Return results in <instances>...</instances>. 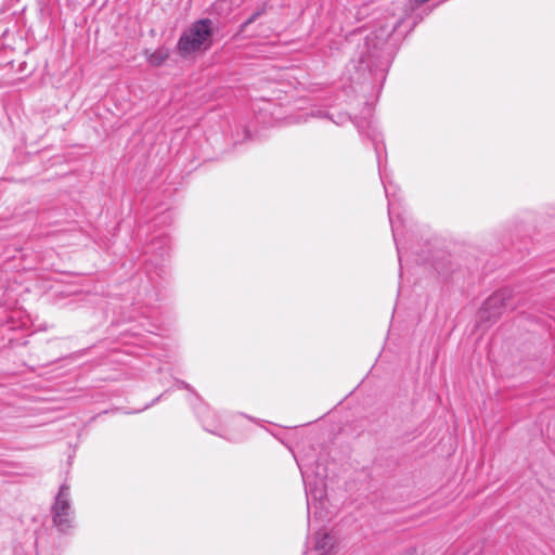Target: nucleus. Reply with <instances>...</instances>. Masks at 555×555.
<instances>
[{
  "instance_id": "1",
  "label": "nucleus",
  "mask_w": 555,
  "mask_h": 555,
  "mask_svg": "<svg viewBox=\"0 0 555 555\" xmlns=\"http://www.w3.org/2000/svg\"><path fill=\"white\" fill-rule=\"evenodd\" d=\"M402 21L398 20L390 28L380 27L375 33L365 37L363 50L359 54L358 62L352 61V66L359 76H363L366 72L385 73L389 59L386 52L387 39L395 33Z\"/></svg>"
},
{
  "instance_id": "6",
  "label": "nucleus",
  "mask_w": 555,
  "mask_h": 555,
  "mask_svg": "<svg viewBox=\"0 0 555 555\" xmlns=\"http://www.w3.org/2000/svg\"><path fill=\"white\" fill-rule=\"evenodd\" d=\"M336 544L337 539L334 534L319 530L307 539L304 555H332Z\"/></svg>"
},
{
  "instance_id": "2",
  "label": "nucleus",
  "mask_w": 555,
  "mask_h": 555,
  "mask_svg": "<svg viewBox=\"0 0 555 555\" xmlns=\"http://www.w3.org/2000/svg\"><path fill=\"white\" fill-rule=\"evenodd\" d=\"M211 37L212 22L209 18L198 20L180 36L177 44L178 51L185 56L199 50H206L210 47Z\"/></svg>"
},
{
  "instance_id": "11",
  "label": "nucleus",
  "mask_w": 555,
  "mask_h": 555,
  "mask_svg": "<svg viewBox=\"0 0 555 555\" xmlns=\"http://www.w3.org/2000/svg\"><path fill=\"white\" fill-rule=\"evenodd\" d=\"M352 122L354 124V126L357 127V129L361 135H366L373 141L374 147L376 151V155H377V159L379 160V152H378V145H377L378 133L376 132V129L371 126V122H367L369 129H367V131H365L363 128V125L360 121L352 120Z\"/></svg>"
},
{
  "instance_id": "3",
  "label": "nucleus",
  "mask_w": 555,
  "mask_h": 555,
  "mask_svg": "<svg viewBox=\"0 0 555 555\" xmlns=\"http://www.w3.org/2000/svg\"><path fill=\"white\" fill-rule=\"evenodd\" d=\"M52 524L59 533L70 535L75 529V511L72 505L70 488L63 483L51 508Z\"/></svg>"
},
{
  "instance_id": "4",
  "label": "nucleus",
  "mask_w": 555,
  "mask_h": 555,
  "mask_svg": "<svg viewBox=\"0 0 555 555\" xmlns=\"http://www.w3.org/2000/svg\"><path fill=\"white\" fill-rule=\"evenodd\" d=\"M379 177L382 180V183L385 189V194L388 199V215H389V222L391 225L392 236L393 241L397 247L399 261H401V246L399 241V224L403 225V219L400 215H397L395 218L396 209L399 208V198H397V185L393 184L390 180H388V177L383 173L382 168L379 167Z\"/></svg>"
},
{
  "instance_id": "12",
  "label": "nucleus",
  "mask_w": 555,
  "mask_h": 555,
  "mask_svg": "<svg viewBox=\"0 0 555 555\" xmlns=\"http://www.w3.org/2000/svg\"><path fill=\"white\" fill-rule=\"evenodd\" d=\"M266 9L262 7L261 9H258L256 12H254L242 25H241V31H244L247 26L253 24L260 15L264 13Z\"/></svg>"
},
{
  "instance_id": "7",
  "label": "nucleus",
  "mask_w": 555,
  "mask_h": 555,
  "mask_svg": "<svg viewBox=\"0 0 555 555\" xmlns=\"http://www.w3.org/2000/svg\"><path fill=\"white\" fill-rule=\"evenodd\" d=\"M513 296V291L504 287L493 293L483 304L482 312L488 313V317L495 318L502 310L512 309L513 306L509 302Z\"/></svg>"
},
{
  "instance_id": "10",
  "label": "nucleus",
  "mask_w": 555,
  "mask_h": 555,
  "mask_svg": "<svg viewBox=\"0 0 555 555\" xmlns=\"http://www.w3.org/2000/svg\"><path fill=\"white\" fill-rule=\"evenodd\" d=\"M308 116L314 117V118H328L337 126H341V125L346 124L347 121L351 120V117L346 113H339L336 116H334V115H330L321 109H312L310 114L306 115V118H304L302 121H307Z\"/></svg>"
},
{
  "instance_id": "15",
  "label": "nucleus",
  "mask_w": 555,
  "mask_h": 555,
  "mask_svg": "<svg viewBox=\"0 0 555 555\" xmlns=\"http://www.w3.org/2000/svg\"><path fill=\"white\" fill-rule=\"evenodd\" d=\"M205 426V429L209 433H212V434H217V431L215 429H211L209 428L207 425H204Z\"/></svg>"
},
{
  "instance_id": "8",
  "label": "nucleus",
  "mask_w": 555,
  "mask_h": 555,
  "mask_svg": "<svg viewBox=\"0 0 555 555\" xmlns=\"http://www.w3.org/2000/svg\"><path fill=\"white\" fill-rule=\"evenodd\" d=\"M169 249L170 240L167 234L160 233L153 235L144 250V254L149 256L146 261L158 266V263L169 254Z\"/></svg>"
},
{
  "instance_id": "14",
  "label": "nucleus",
  "mask_w": 555,
  "mask_h": 555,
  "mask_svg": "<svg viewBox=\"0 0 555 555\" xmlns=\"http://www.w3.org/2000/svg\"><path fill=\"white\" fill-rule=\"evenodd\" d=\"M160 397H162V396H159V397L155 398V399L153 400V402H152L151 404L145 405L143 410H145V409H147L149 406H151L152 404H154L156 401H158V400L160 399Z\"/></svg>"
},
{
  "instance_id": "9",
  "label": "nucleus",
  "mask_w": 555,
  "mask_h": 555,
  "mask_svg": "<svg viewBox=\"0 0 555 555\" xmlns=\"http://www.w3.org/2000/svg\"><path fill=\"white\" fill-rule=\"evenodd\" d=\"M143 54L146 57L149 64L154 67L162 66L170 55L169 50L165 47H159L155 51L145 49Z\"/></svg>"
},
{
  "instance_id": "13",
  "label": "nucleus",
  "mask_w": 555,
  "mask_h": 555,
  "mask_svg": "<svg viewBox=\"0 0 555 555\" xmlns=\"http://www.w3.org/2000/svg\"><path fill=\"white\" fill-rule=\"evenodd\" d=\"M178 385L180 388L188 389V390L191 389V386L189 384H186L185 382L178 380Z\"/></svg>"
},
{
  "instance_id": "5",
  "label": "nucleus",
  "mask_w": 555,
  "mask_h": 555,
  "mask_svg": "<svg viewBox=\"0 0 555 555\" xmlns=\"http://www.w3.org/2000/svg\"><path fill=\"white\" fill-rule=\"evenodd\" d=\"M300 473L302 476L308 507V520L310 521V511L312 507L319 508L318 505H322V501L325 498V482L324 474L318 473L315 476H311L309 469L299 465Z\"/></svg>"
}]
</instances>
